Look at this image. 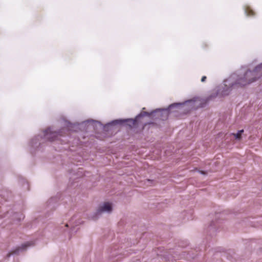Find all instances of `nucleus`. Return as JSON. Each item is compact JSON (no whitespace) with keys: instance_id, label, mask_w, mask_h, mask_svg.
<instances>
[{"instance_id":"1","label":"nucleus","mask_w":262,"mask_h":262,"mask_svg":"<svg viewBox=\"0 0 262 262\" xmlns=\"http://www.w3.org/2000/svg\"><path fill=\"white\" fill-rule=\"evenodd\" d=\"M261 66H257L253 71H247L243 77L239 78L237 81L231 85L233 88H238L245 86L255 81L257 79V73L261 71Z\"/></svg>"},{"instance_id":"5","label":"nucleus","mask_w":262,"mask_h":262,"mask_svg":"<svg viewBox=\"0 0 262 262\" xmlns=\"http://www.w3.org/2000/svg\"><path fill=\"white\" fill-rule=\"evenodd\" d=\"M29 246H30V245L29 244H24V245H23L21 246V248L22 249H25L26 247H28ZM20 249H21L20 247L17 248L15 250H14V251H13L12 252L10 253L9 254V256H10V255L13 254H17Z\"/></svg>"},{"instance_id":"4","label":"nucleus","mask_w":262,"mask_h":262,"mask_svg":"<svg viewBox=\"0 0 262 262\" xmlns=\"http://www.w3.org/2000/svg\"><path fill=\"white\" fill-rule=\"evenodd\" d=\"M245 11L247 16H253L255 15V12L249 6L245 7Z\"/></svg>"},{"instance_id":"3","label":"nucleus","mask_w":262,"mask_h":262,"mask_svg":"<svg viewBox=\"0 0 262 262\" xmlns=\"http://www.w3.org/2000/svg\"><path fill=\"white\" fill-rule=\"evenodd\" d=\"M112 210V204L108 202H105L102 205L99 207L98 213H100L105 211L110 212Z\"/></svg>"},{"instance_id":"6","label":"nucleus","mask_w":262,"mask_h":262,"mask_svg":"<svg viewBox=\"0 0 262 262\" xmlns=\"http://www.w3.org/2000/svg\"><path fill=\"white\" fill-rule=\"evenodd\" d=\"M244 132V130L242 129L239 130L236 134H233L236 139L240 140L241 139V136L242 133Z\"/></svg>"},{"instance_id":"9","label":"nucleus","mask_w":262,"mask_h":262,"mask_svg":"<svg viewBox=\"0 0 262 262\" xmlns=\"http://www.w3.org/2000/svg\"><path fill=\"white\" fill-rule=\"evenodd\" d=\"M66 227H68V224H66Z\"/></svg>"},{"instance_id":"7","label":"nucleus","mask_w":262,"mask_h":262,"mask_svg":"<svg viewBox=\"0 0 262 262\" xmlns=\"http://www.w3.org/2000/svg\"><path fill=\"white\" fill-rule=\"evenodd\" d=\"M206 79H207L206 76H203V77H202L201 81H202V82H205V81H206Z\"/></svg>"},{"instance_id":"2","label":"nucleus","mask_w":262,"mask_h":262,"mask_svg":"<svg viewBox=\"0 0 262 262\" xmlns=\"http://www.w3.org/2000/svg\"><path fill=\"white\" fill-rule=\"evenodd\" d=\"M60 133V132H51L50 128L47 129L45 131L46 138L50 141H53L56 139L58 135L61 136Z\"/></svg>"},{"instance_id":"8","label":"nucleus","mask_w":262,"mask_h":262,"mask_svg":"<svg viewBox=\"0 0 262 262\" xmlns=\"http://www.w3.org/2000/svg\"><path fill=\"white\" fill-rule=\"evenodd\" d=\"M201 172L202 173H203V174L205 173V172L204 171H201Z\"/></svg>"}]
</instances>
